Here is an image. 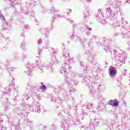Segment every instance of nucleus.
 <instances>
[{"label": "nucleus", "instance_id": "1", "mask_svg": "<svg viewBox=\"0 0 130 130\" xmlns=\"http://www.w3.org/2000/svg\"><path fill=\"white\" fill-rule=\"evenodd\" d=\"M50 52L51 56V62L49 64H46L41 62V60H38L35 62V67H37L41 71H45L46 69H49L52 73L55 72V66L58 63L57 59L55 57L54 54L55 53V50L54 48H51L50 49Z\"/></svg>", "mask_w": 130, "mask_h": 130}, {"label": "nucleus", "instance_id": "2", "mask_svg": "<svg viewBox=\"0 0 130 130\" xmlns=\"http://www.w3.org/2000/svg\"><path fill=\"white\" fill-rule=\"evenodd\" d=\"M63 57L64 60V63L62 64V68L60 69V73L62 75H67L71 72L72 67L71 64L74 63V59L70 58V53L69 50H63Z\"/></svg>", "mask_w": 130, "mask_h": 130}, {"label": "nucleus", "instance_id": "3", "mask_svg": "<svg viewBox=\"0 0 130 130\" xmlns=\"http://www.w3.org/2000/svg\"><path fill=\"white\" fill-rule=\"evenodd\" d=\"M83 75H79L77 73L73 72L70 75L67 76L66 81L69 85V88H70V91L73 92L75 90V85L79 84V81L76 80L75 79H78V78H82Z\"/></svg>", "mask_w": 130, "mask_h": 130}, {"label": "nucleus", "instance_id": "4", "mask_svg": "<svg viewBox=\"0 0 130 130\" xmlns=\"http://www.w3.org/2000/svg\"><path fill=\"white\" fill-rule=\"evenodd\" d=\"M114 54L115 55V61L116 63L122 66L125 61V59L127 58L126 53L124 52L120 53L116 50H114Z\"/></svg>", "mask_w": 130, "mask_h": 130}, {"label": "nucleus", "instance_id": "5", "mask_svg": "<svg viewBox=\"0 0 130 130\" xmlns=\"http://www.w3.org/2000/svg\"><path fill=\"white\" fill-rule=\"evenodd\" d=\"M100 120L99 119H92L89 123L88 127L79 126L80 130H95V126H98Z\"/></svg>", "mask_w": 130, "mask_h": 130}, {"label": "nucleus", "instance_id": "6", "mask_svg": "<svg viewBox=\"0 0 130 130\" xmlns=\"http://www.w3.org/2000/svg\"><path fill=\"white\" fill-rule=\"evenodd\" d=\"M31 85H28L27 88L25 90V97L24 98V100H29V99L31 98V94L34 92V95H36V92L38 90L36 87H34L32 89H30Z\"/></svg>", "mask_w": 130, "mask_h": 130}, {"label": "nucleus", "instance_id": "7", "mask_svg": "<svg viewBox=\"0 0 130 130\" xmlns=\"http://www.w3.org/2000/svg\"><path fill=\"white\" fill-rule=\"evenodd\" d=\"M14 87V83L12 82L9 84V87H7L6 88L2 87L0 90V94L2 96H7L10 95V91H12V88Z\"/></svg>", "mask_w": 130, "mask_h": 130}, {"label": "nucleus", "instance_id": "8", "mask_svg": "<svg viewBox=\"0 0 130 130\" xmlns=\"http://www.w3.org/2000/svg\"><path fill=\"white\" fill-rule=\"evenodd\" d=\"M83 117L82 116H78L76 118V121L74 122V120H71L70 122L72 125H77V126H78L79 124H81L82 123V122H81V120H82Z\"/></svg>", "mask_w": 130, "mask_h": 130}, {"label": "nucleus", "instance_id": "9", "mask_svg": "<svg viewBox=\"0 0 130 130\" xmlns=\"http://www.w3.org/2000/svg\"><path fill=\"white\" fill-rule=\"evenodd\" d=\"M116 74H117V71H116V68L115 67H113L111 66L109 68V75L110 77H115L116 76Z\"/></svg>", "mask_w": 130, "mask_h": 130}, {"label": "nucleus", "instance_id": "10", "mask_svg": "<svg viewBox=\"0 0 130 130\" xmlns=\"http://www.w3.org/2000/svg\"><path fill=\"white\" fill-rule=\"evenodd\" d=\"M61 127L63 129L69 130V122L67 120H64V121H62L61 123Z\"/></svg>", "mask_w": 130, "mask_h": 130}, {"label": "nucleus", "instance_id": "11", "mask_svg": "<svg viewBox=\"0 0 130 130\" xmlns=\"http://www.w3.org/2000/svg\"><path fill=\"white\" fill-rule=\"evenodd\" d=\"M39 31L42 32L43 34H45L46 38L49 36V31H48V29L44 28H41L39 29Z\"/></svg>", "mask_w": 130, "mask_h": 130}, {"label": "nucleus", "instance_id": "12", "mask_svg": "<svg viewBox=\"0 0 130 130\" xmlns=\"http://www.w3.org/2000/svg\"><path fill=\"white\" fill-rule=\"evenodd\" d=\"M86 109H90L92 111V112H96V107L93 106V104H89L87 106H86Z\"/></svg>", "mask_w": 130, "mask_h": 130}, {"label": "nucleus", "instance_id": "13", "mask_svg": "<svg viewBox=\"0 0 130 130\" xmlns=\"http://www.w3.org/2000/svg\"><path fill=\"white\" fill-rule=\"evenodd\" d=\"M25 110H26V107L21 106L20 107L16 109V112L17 113H19V112H21V111H25Z\"/></svg>", "mask_w": 130, "mask_h": 130}, {"label": "nucleus", "instance_id": "14", "mask_svg": "<svg viewBox=\"0 0 130 130\" xmlns=\"http://www.w3.org/2000/svg\"><path fill=\"white\" fill-rule=\"evenodd\" d=\"M50 11L51 12H52V13H54V14H55L56 16L55 18H58L59 17V12L55 11L53 7H52V9H50Z\"/></svg>", "mask_w": 130, "mask_h": 130}, {"label": "nucleus", "instance_id": "15", "mask_svg": "<svg viewBox=\"0 0 130 130\" xmlns=\"http://www.w3.org/2000/svg\"><path fill=\"white\" fill-rule=\"evenodd\" d=\"M25 74L26 75H28V76H31L32 75V70H31V68H26V70L24 71Z\"/></svg>", "mask_w": 130, "mask_h": 130}, {"label": "nucleus", "instance_id": "16", "mask_svg": "<svg viewBox=\"0 0 130 130\" xmlns=\"http://www.w3.org/2000/svg\"><path fill=\"white\" fill-rule=\"evenodd\" d=\"M71 39H72V40H75L76 41H80V37H78L77 36H75V35H74V34L72 35L71 36Z\"/></svg>", "mask_w": 130, "mask_h": 130}, {"label": "nucleus", "instance_id": "17", "mask_svg": "<svg viewBox=\"0 0 130 130\" xmlns=\"http://www.w3.org/2000/svg\"><path fill=\"white\" fill-rule=\"evenodd\" d=\"M34 66V63H32L31 62H28L26 64V69H31V68H33Z\"/></svg>", "mask_w": 130, "mask_h": 130}, {"label": "nucleus", "instance_id": "18", "mask_svg": "<svg viewBox=\"0 0 130 130\" xmlns=\"http://www.w3.org/2000/svg\"><path fill=\"white\" fill-rule=\"evenodd\" d=\"M119 105L118 104V101L117 100V99H115L114 100V103L113 104V107H117Z\"/></svg>", "mask_w": 130, "mask_h": 130}, {"label": "nucleus", "instance_id": "19", "mask_svg": "<svg viewBox=\"0 0 130 130\" xmlns=\"http://www.w3.org/2000/svg\"><path fill=\"white\" fill-rule=\"evenodd\" d=\"M107 13V16H110L111 15V10L110 9V7H108L105 8Z\"/></svg>", "mask_w": 130, "mask_h": 130}, {"label": "nucleus", "instance_id": "20", "mask_svg": "<svg viewBox=\"0 0 130 130\" xmlns=\"http://www.w3.org/2000/svg\"><path fill=\"white\" fill-rule=\"evenodd\" d=\"M21 11H22V12H24L25 13V14H27L28 13V7H21Z\"/></svg>", "mask_w": 130, "mask_h": 130}, {"label": "nucleus", "instance_id": "21", "mask_svg": "<svg viewBox=\"0 0 130 130\" xmlns=\"http://www.w3.org/2000/svg\"><path fill=\"white\" fill-rule=\"evenodd\" d=\"M95 108H96L95 109L96 112H98V111H102V110H103V106H99Z\"/></svg>", "mask_w": 130, "mask_h": 130}, {"label": "nucleus", "instance_id": "22", "mask_svg": "<svg viewBox=\"0 0 130 130\" xmlns=\"http://www.w3.org/2000/svg\"><path fill=\"white\" fill-rule=\"evenodd\" d=\"M80 30L81 32H85L87 30V26L86 25H82L80 27Z\"/></svg>", "mask_w": 130, "mask_h": 130}, {"label": "nucleus", "instance_id": "23", "mask_svg": "<svg viewBox=\"0 0 130 130\" xmlns=\"http://www.w3.org/2000/svg\"><path fill=\"white\" fill-rule=\"evenodd\" d=\"M98 89H99V90H105V85H104V84H100L98 86Z\"/></svg>", "mask_w": 130, "mask_h": 130}, {"label": "nucleus", "instance_id": "24", "mask_svg": "<svg viewBox=\"0 0 130 130\" xmlns=\"http://www.w3.org/2000/svg\"><path fill=\"white\" fill-rule=\"evenodd\" d=\"M64 13V14H67V15H64V17H67V16H68V15H69L70 14V13H72V10L67 9L66 10H65Z\"/></svg>", "mask_w": 130, "mask_h": 130}, {"label": "nucleus", "instance_id": "25", "mask_svg": "<svg viewBox=\"0 0 130 130\" xmlns=\"http://www.w3.org/2000/svg\"><path fill=\"white\" fill-rule=\"evenodd\" d=\"M68 21H69L70 23H71L72 24L73 28H75V27H77V24L75 23V22H74L73 20L71 19H68Z\"/></svg>", "mask_w": 130, "mask_h": 130}, {"label": "nucleus", "instance_id": "26", "mask_svg": "<svg viewBox=\"0 0 130 130\" xmlns=\"http://www.w3.org/2000/svg\"><path fill=\"white\" fill-rule=\"evenodd\" d=\"M87 110H88V109L86 108H84L82 109L83 115H88V113L87 112Z\"/></svg>", "mask_w": 130, "mask_h": 130}, {"label": "nucleus", "instance_id": "27", "mask_svg": "<svg viewBox=\"0 0 130 130\" xmlns=\"http://www.w3.org/2000/svg\"><path fill=\"white\" fill-rule=\"evenodd\" d=\"M32 123H33V121L30 120V119H27L26 120V124L27 125H31V124H32Z\"/></svg>", "mask_w": 130, "mask_h": 130}, {"label": "nucleus", "instance_id": "28", "mask_svg": "<svg viewBox=\"0 0 130 130\" xmlns=\"http://www.w3.org/2000/svg\"><path fill=\"white\" fill-rule=\"evenodd\" d=\"M8 72H11L12 71H14V67H13L12 66H9L8 68Z\"/></svg>", "mask_w": 130, "mask_h": 130}, {"label": "nucleus", "instance_id": "29", "mask_svg": "<svg viewBox=\"0 0 130 130\" xmlns=\"http://www.w3.org/2000/svg\"><path fill=\"white\" fill-rule=\"evenodd\" d=\"M105 100V98H103V96H102L99 97V101H101V102H102V101H104Z\"/></svg>", "mask_w": 130, "mask_h": 130}, {"label": "nucleus", "instance_id": "30", "mask_svg": "<svg viewBox=\"0 0 130 130\" xmlns=\"http://www.w3.org/2000/svg\"><path fill=\"white\" fill-rule=\"evenodd\" d=\"M114 100H110L109 102L108 103V105H113Z\"/></svg>", "mask_w": 130, "mask_h": 130}, {"label": "nucleus", "instance_id": "31", "mask_svg": "<svg viewBox=\"0 0 130 130\" xmlns=\"http://www.w3.org/2000/svg\"><path fill=\"white\" fill-rule=\"evenodd\" d=\"M38 105H36L35 107H34V111L37 112V110H38Z\"/></svg>", "mask_w": 130, "mask_h": 130}, {"label": "nucleus", "instance_id": "32", "mask_svg": "<svg viewBox=\"0 0 130 130\" xmlns=\"http://www.w3.org/2000/svg\"><path fill=\"white\" fill-rule=\"evenodd\" d=\"M104 49L105 50L106 52H108V50H109V48H108V46H107L106 47H105V46H104Z\"/></svg>", "mask_w": 130, "mask_h": 130}, {"label": "nucleus", "instance_id": "33", "mask_svg": "<svg viewBox=\"0 0 130 130\" xmlns=\"http://www.w3.org/2000/svg\"><path fill=\"white\" fill-rule=\"evenodd\" d=\"M96 38H97V36H96L94 35H92L91 36L90 40H92L93 39H96Z\"/></svg>", "mask_w": 130, "mask_h": 130}, {"label": "nucleus", "instance_id": "34", "mask_svg": "<svg viewBox=\"0 0 130 130\" xmlns=\"http://www.w3.org/2000/svg\"><path fill=\"white\" fill-rule=\"evenodd\" d=\"M101 23L102 25H103V24H106V21H105V19H102L101 20Z\"/></svg>", "mask_w": 130, "mask_h": 130}, {"label": "nucleus", "instance_id": "35", "mask_svg": "<svg viewBox=\"0 0 130 130\" xmlns=\"http://www.w3.org/2000/svg\"><path fill=\"white\" fill-rule=\"evenodd\" d=\"M51 129H55L56 128V126L54 124H52L51 125Z\"/></svg>", "mask_w": 130, "mask_h": 130}, {"label": "nucleus", "instance_id": "36", "mask_svg": "<svg viewBox=\"0 0 130 130\" xmlns=\"http://www.w3.org/2000/svg\"><path fill=\"white\" fill-rule=\"evenodd\" d=\"M42 107L40 106H38V110H37V112H38L39 113L41 111V108Z\"/></svg>", "mask_w": 130, "mask_h": 130}, {"label": "nucleus", "instance_id": "37", "mask_svg": "<svg viewBox=\"0 0 130 130\" xmlns=\"http://www.w3.org/2000/svg\"><path fill=\"white\" fill-rule=\"evenodd\" d=\"M40 89L42 90H46V86L43 85L42 86H40Z\"/></svg>", "mask_w": 130, "mask_h": 130}, {"label": "nucleus", "instance_id": "38", "mask_svg": "<svg viewBox=\"0 0 130 130\" xmlns=\"http://www.w3.org/2000/svg\"><path fill=\"white\" fill-rule=\"evenodd\" d=\"M38 53H39V55H41V54L40 53H41V52H42V49H41L40 48H38Z\"/></svg>", "mask_w": 130, "mask_h": 130}, {"label": "nucleus", "instance_id": "39", "mask_svg": "<svg viewBox=\"0 0 130 130\" xmlns=\"http://www.w3.org/2000/svg\"><path fill=\"white\" fill-rule=\"evenodd\" d=\"M25 43H21V46H20V47L22 48V49H24V48H25Z\"/></svg>", "mask_w": 130, "mask_h": 130}, {"label": "nucleus", "instance_id": "40", "mask_svg": "<svg viewBox=\"0 0 130 130\" xmlns=\"http://www.w3.org/2000/svg\"><path fill=\"white\" fill-rule=\"evenodd\" d=\"M123 76H126V70H124L122 71Z\"/></svg>", "mask_w": 130, "mask_h": 130}, {"label": "nucleus", "instance_id": "41", "mask_svg": "<svg viewBox=\"0 0 130 130\" xmlns=\"http://www.w3.org/2000/svg\"><path fill=\"white\" fill-rule=\"evenodd\" d=\"M115 16V14L112 13V12H111V14L109 15V17H113V18H114Z\"/></svg>", "mask_w": 130, "mask_h": 130}, {"label": "nucleus", "instance_id": "42", "mask_svg": "<svg viewBox=\"0 0 130 130\" xmlns=\"http://www.w3.org/2000/svg\"><path fill=\"white\" fill-rule=\"evenodd\" d=\"M41 43H42V39H40L38 40V44L40 45V44H41Z\"/></svg>", "mask_w": 130, "mask_h": 130}, {"label": "nucleus", "instance_id": "43", "mask_svg": "<svg viewBox=\"0 0 130 130\" xmlns=\"http://www.w3.org/2000/svg\"><path fill=\"white\" fill-rule=\"evenodd\" d=\"M24 28V29H30V26L28 25H25Z\"/></svg>", "mask_w": 130, "mask_h": 130}, {"label": "nucleus", "instance_id": "44", "mask_svg": "<svg viewBox=\"0 0 130 130\" xmlns=\"http://www.w3.org/2000/svg\"><path fill=\"white\" fill-rule=\"evenodd\" d=\"M63 95L64 96H68V92H67V91H64L63 92Z\"/></svg>", "mask_w": 130, "mask_h": 130}, {"label": "nucleus", "instance_id": "45", "mask_svg": "<svg viewBox=\"0 0 130 130\" xmlns=\"http://www.w3.org/2000/svg\"><path fill=\"white\" fill-rule=\"evenodd\" d=\"M89 16H90L89 15V13H87V15H85L84 16V19L86 20V19H88V18H89Z\"/></svg>", "mask_w": 130, "mask_h": 130}, {"label": "nucleus", "instance_id": "46", "mask_svg": "<svg viewBox=\"0 0 130 130\" xmlns=\"http://www.w3.org/2000/svg\"><path fill=\"white\" fill-rule=\"evenodd\" d=\"M86 35L87 36H90V35H91V32L90 31H86Z\"/></svg>", "mask_w": 130, "mask_h": 130}, {"label": "nucleus", "instance_id": "47", "mask_svg": "<svg viewBox=\"0 0 130 130\" xmlns=\"http://www.w3.org/2000/svg\"><path fill=\"white\" fill-rule=\"evenodd\" d=\"M116 2H115L114 3V6L115 7V8H116V7H118V5H119L118 3L117 4H116Z\"/></svg>", "mask_w": 130, "mask_h": 130}, {"label": "nucleus", "instance_id": "48", "mask_svg": "<svg viewBox=\"0 0 130 130\" xmlns=\"http://www.w3.org/2000/svg\"><path fill=\"white\" fill-rule=\"evenodd\" d=\"M1 64H3V63L0 62V74L3 72V69L1 68Z\"/></svg>", "mask_w": 130, "mask_h": 130}, {"label": "nucleus", "instance_id": "49", "mask_svg": "<svg viewBox=\"0 0 130 130\" xmlns=\"http://www.w3.org/2000/svg\"><path fill=\"white\" fill-rule=\"evenodd\" d=\"M20 36H21V37H24V38H25V34L24 33H21L20 34Z\"/></svg>", "mask_w": 130, "mask_h": 130}, {"label": "nucleus", "instance_id": "50", "mask_svg": "<svg viewBox=\"0 0 130 130\" xmlns=\"http://www.w3.org/2000/svg\"><path fill=\"white\" fill-rule=\"evenodd\" d=\"M16 95H15V97H17V96H19V94H18V93H19V90H16Z\"/></svg>", "mask_w": 130, "mask_h": 130}, {"label": "nucleus", "instance_id": "51", "mask_svg": "<svg viewBox=\"0 0 130 130\" xmlns=\"http://www.w3.org/2000/svg\"><path fill=\"white\" fill-rule=\"evenodd\" d=\"M87 80H88V79H87V78H84V79H83V82H84V83H86V82H88V81H87Z\"/></svg>", "mask_w": 130, "mask_h": 130}, {"label": "nucleus", "instance_id": "52", "mask_svg": "<svg viewBox=\"0 0 130 130\" xmlns=\"http://www.w3.org/2000/svg\"><path fill=\"white\" fill-rule=\"evenodd\" d=\"M26 57H27V56H26V55L23 54V55H22V58H23V59H25V58H26Z\"/></svg>", "mask_w": 130, "mask_h": 130}, {"label": "nucleus", "instance_id": "53", "mask_svg": "<svg viewBox=\"0 0 130 130\" xmlns=\"http://www.w3.org/2000/svg\"><path fill=\"white\" fill-rule=\"evenodd\" d=\"M80 66L81 67H84V64H83V62H80Z\"/></svg>", "mask_w": 130, "mask_h": 130}, {"label": "nucleus", "instance_id": "54", "mask_svg": "<svg viewBox=\"0 0 130 130\" xmlns=\"http://www.w3.org/2000/svg\"><path fill=\"white\" fill-rule=\"evenodd\" d=\"M128 44L129 45V47L127 48L128 50H130V41L128 43Z\"/></svg>", "mask_w": 130, "mask_h": 130}, {"label": "nucleus", "instance_id": "55", "mask_svg": "<svg viewBox=\"0 0 130 130\" xmlns=\"http://www.w3.org/2000/svg\"><path fill=\"white\" fill-rule=\"evenodd\" d=\"M4 1H7V0H4ZM9 2H10V5H11V6H13V2L11 1L10 0H9Z\"/></svg>", "mask_w": 130, "mask_h": 130}, {"label": "nucleus", "instance_id": "56", "mask_svg": "<svg viewBox=\"0 0 130 130\" xmlns=\"http://www.w3.org/2000/svg\"><path fill=\"white\" fill-rule=\"evenodd\" d=\"M3 121L4 120H3V118L0 117V122H3Z\"/></svg>", "mask_w": 130, "mask_h": 130}, {"label": "nucleus", "instance_id": "57", "mask_svg": "<svg viewBox=\"0 0 130 130\" xmlns=\"http://www.w3.org/2000/svg\"><path fill=\"white\" fill-rule=\"evenodd\" d=\"M87 29H88L89 31H91L92 30V29L90 27H87Z\"/></svg>", "mask_w": 130, "mask_h": 130}, {"label": "nucleus", "instance_id": "58", "mask_svg": "<svg viewBox=\"0 0 130 130\" xmlns=\"http://www.w3.org/2000/svg\"><path fill=\"white\" fill-rule=\"evenodd\" d=\"M5 106H4V107L6 108L8 107V105H7V103H5Z\"/></svg>", "mask_w": 130, "mask_h": 130}, {"label": "nucleus", "instance_id": "59", "mask_svg": "<svg viewBox=\"0 0 130 130\" xmlns=\"http://www.w3.org/2000/svg\"><path fill=\"white\" fill-rule=\"evenodd\" d=\"M91 1H92V0H86V2L87 3H91Z\"/></svg>", "mask_w": 130, "mask_h": 130}, {"label": "nucleus", "instance_id": "60", "mask_svg": "<svg viewBox=\"0 0 130 130\" xmlns=\"http://www.w3.org/2000/svg\"><path fill=\"white\" fill-rule=\"evenodd\" d=\"M96 19H97L98 20H99V19H100V16H96Z\"/></svg>", "mask_w": 130, "mask_h": 130}, {"label": "nucleus", "instance_id": "61", "mask_svg": "<svg viewBox=\"0 0 130 130\" xmlns=\"http://www.w3.org/2000/svg\"><path fill=\"white\" fill-rule=\"evenodd\" d=\"M125 3H129V0H125Z\"/></svg>", "mask_w": 130, "mask_h": 130}, {"label": "nucleus", "instance_id": "62", "mask_svg": "<svg viewBox=\"0 0 130 130\" xmlns=\"http://www.w3.org/2000/svg\"><path fill=\"white\" fill-rule=\"evenodd\" d=\"M1 130H7V128H3V129H1Z\"/></svg>", "mask_w": 130, "mask_h": 130}, {"label": "nucleus", "instance_id": "63", "mask_svg": "<svg viewBox=\"0 0 130 130\" xmlns=\"http://www.w3.org/2000/svg\"><path fill=\"white\" fill-rule=\"evenodd\" d=\"M6 41H8V40H9V37H8L7 38H6Z\"/></svg>", "mask_w": 130, "mask_h": 130}, {"label": "nucleus", "instance_id": "64", "mask_svg": "<svg viewBox=\"0 0 130 130\" xmlns=\"http://www.w3.org/2000/svg\"><path fill=\"white\" fill-rule=\"evenodd\" d=\"M73 108V106H70V109H72V108Z\"/></svg>", "mask_w": 130, "mask_h": 130}]
</instances>
